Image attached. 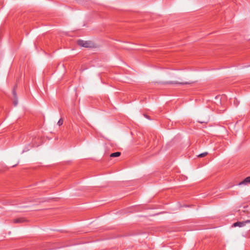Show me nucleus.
I'll use <instances>...</instances> for the list:
<instances>
[{
	"mask_svg": "<svg viewBox=\"0 0 250 250\" xmlns=\"http://www.w3.org/2000/svg\"><path fill=\"white\" fill-rule=\"evenodd\" d=\"M78 44L81 46L84 47H90L91 42L87 41H84L83 40L78 41Z\"/></svg>",
	"mask_w": 250,
	"mask_h": 250,
	"instance_id": "f257e3e1",
	"label": "nucleus"
},
{
	"mask_svg": "<svg viewBox=\"0 0 250 250\" xmlns=\"http://www.w3.org/2000/svg\"><path fill=\"white\" fill-rule=\"evenodd\" d=\"M250 223V220H247L246 221H243V222H237L236 223H234L232 226L233 227H242L244 226L247 223Z\"/></svg>",
	"mask_w": 250,
	"mask_h": 250,
	"instance_id": "f03ea898",
	"label": "nucleus"
},
{
	"mask_svg": "<svg viewBox=\"0 0 250 250\" xmlns=\"http://www.w3.org/2000/svg\"><path fill=\"white\" fill-rule=\"evenodd\" d=\"M166 83L167 84H190L191 83V82H166Z\"/></svg>",
	"mask_w": 250,
	"mask_h": 250,
	"instance_id": "7ed1b4c3",
	"label": "nucleus"
},
{
	"mask_svg": "<svg viewBox=\"0 0 250 250\" xmlns=\"http://www.w3.org/2000/svg\"><path fill=\"white\" fill-rule=\"evenodd\" d=\"M25 219L23 218H20L15 219L13 220V222L15 223H21L25 222Z\"/></svg>",
	"mask_w": 250,
	"mask_h": 250,
	"instance_id": "20e7f679",
	"label": "nucleus"
},
{
	"mask_svg": "<svg viewBox=\"0 0 250 250\" xmlns=\"http://www.w3.org/2000/svg\"><path fill=\"white\" fill-rule=\"evenodd\" d=\"M246 183L250 184V176L246 178L242 182H240L239 185L245 184Z\"/></svg>",
	"mask_w": 250,
	"mask_h": 250,
	"instance_id": "39448f33",
	"label": "nucleus"
},
{
	"mask_svg": "<svg viewBox=\"0 0 250 250\" xmlns=\"http://www.w3.org/2000/svg\"><path fill=\"white\" fill-rule=\"evenodd\" d=\"M121 152H116L114 153H112L110 155V157H119L121 155Z\"/></svg>",
	"mask_w": 250,
	"mask_h": 250,
	"instance_id": "423d86ee",
	"label": "nucleus"
},
{
	"mask_svg": "<svg viewBox=\"0 0 250 250\" xmlns=\"http://www.w3.org/2000/svg\"><path fill=\"white\" fill-rule=\"evenodd\" d=\"M207 154H208L207 152H204V153H202L198 155V156L199 157L202 158V157H204L206 156Z\"/></svg>",
	"mask_w": 250,
	"mask_h": 250,
	"instance_id": "0eeeda50",
	"label": "nucleus"
},
{
	"mask_svg": "<svg viewBox=\"0 0 250 250\" xmlns=\"http://www.w3.org/2000/svg\"><path fill=\"white\" fill-rule=\"evenodd\" d=\"M63 121L62 119V118H61V119L59 120V121L58 122L57 124H58L59 126H60V125H62V124H63Z\"/></svg>",
	"mask_w": 250,
	"mask_h": 250,
	"instance_id": "6e6552de",
	"label": "nucleus"
},
{
	"mask_svg": "<svg viewBox=\"0 0 250 250\" xmlns=\"http://www.w3.org/2000/svg\"><path fill=\"white\" fill-rule=\"evenodd\" d=\"M12 93H13V95L14 97L16 98H17V95H16V93L15 88L13 90Z\"/></svg>",
	"mask_w": 250,
	"mask_h": 250,
	"instance_id": "1a4fd4ad",
	"label": "nucleus"
},
{
	"mask_svg": "<svg viewBox=\"0 0 250 250\" xmlns=\"http://www.w3.org/2000/svg\"><path fill=\"white\" fill-rule=\"evenodd\" d=\"M14 104L15 105H16L17 104V101H14Z\"/></svg>",
	"mask_w": 250,
	"mask_h": 250,
	"instance_id": "9d476101",
	"label": "nucleus"
},
{
	"mask_svg": "<svg viewBox=\"0 0 250 250\" xmlns=\"http://www.w3.org/2000/svg\"><path fill=\"white\" fill-rule=\"evenodd\" d=\"M200 123H205V122H201Z\"/></svg>",
	"mask_w": 250,
	"mask_h": 250,
	"instance_id": "9b49d317",
	"label": "nucleus"
}]
</instances>
